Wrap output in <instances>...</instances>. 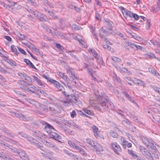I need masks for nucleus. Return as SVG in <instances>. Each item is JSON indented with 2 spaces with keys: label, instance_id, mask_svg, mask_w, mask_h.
<instances>
[{
  "label": "nucleus",
  "instance_id": "f257e3e1",
  "mask_svg": "<svg viewBox=\"0 0 160 160\" xmlns=\"http://www.w3.org/2000/svg\"><path fill=\"white\" fill-rule=\"evenodd\" d=\"M18 134L20 135L22 137L24 138L27 141H29L36 145L37 148H39L41 146L39 145V142L36 139L33 138L32 137L29 136L26 133L22 132H18Z\"/></svg>",
  "mask_w": 160,
  "mask_h": 160
},
{
  "label": "nucleus",
  "instance_id": "f03ea898",
  "mask_svg": "<svg viewBox=\"0 0 160 160\" xmlns=\"http://www.w3.org/2000/svg\"><path fill=\"white\" fill-rule=\"evenodd\" d=\"M27 101L29 103L32 104L34 106L37 108H40L41 110L46 112H47L49 111V109H48V108H49L48 107V105L44 107L43 105H42L39 102L30 98L27 99ZM47 105H48V104Z\"/></svg>",
  "mask_w": 160,
  "mask_h": 160
},
{
  "label": "nucleus",
  "instance_id": "7ed1b4c3",
  "mask_svg": "<svg viewBox=\"0 0 160 160\" xmlns=\"http://www.w3.org/2000/svg\"><path fill=\"white\" fill-rule=\"evenodd\" d=\"M141 153L148 159L149 160H153V158L151 153L148 151L147 149L143 146H139V148Z\"/></svg>",
  "mask_w": 160,
  "mask_h": 160
},
{
  "label": "nucleus",
  "instance_id": "20e7f679",
  "mask_svg": "<svg viewBox=\"0 0 160 160\" xmlns=\"http://www.w3.org/2000/svg\"><path fill=\"white\" fill-rule=\"evenodd\" d=\"M68 143L71 147L77 150L78 152L80 153L81 155L85 157H87V153L82 148L77 145L74 142L71 141H69Z\"/></svg>",
  "mask_w": 160,
  "mask_h": 160
},
{
  "label": "nucleus",
  "instance_id": "39448f33",
  "mask_svg": "<svg viewBox=\"0 0 160 160\" xmlns=\"http://www.w3.org/2000/svg\"><path fill=\"white\" fill-rule=\"evenodd\" d=\"M48 107L49 108V111L52 115L61 112L60 108L55 104L49 103L48 105Z\"/></svg>",
  "mask_w": 160,
  "mask_h": 160
},
{
  "label": "nucleus",
  "instance_id": "423d86ee",
  "mask_svg": "<svg viewBox=\"0 0 160 160\" xmlns=\"http://www.w3.org/2000/svg\"><path fill=\"white\" fill-rule=\"evenodd\" d=\"M139 137L143 144L146 145L147 148H149L150 146H151V145L152 142L151 140L141 134L139 135Z\"/></svg>",
  "mask_w": 160,
  "mask_h": 160
},
{
  "label": "nucleus",
  "instance_id": "0eeeda50",
  "mask_svg": "<svg viewBox=\"0 0 160 160\" xmlns=\"http://www.w3.org/2000/svg\"><path fill=\"white\" fill-rule=\"evenodd\" d=\"M92 130L94 133L95 137L97 138H101L104 139V136L100 134V132L98 131V128L95 126H93L92 127Z\"/></svg>",
  "mask_w": 160,
  "mask_h": 160
},
{
  "label": "nucleus",
  "instance_id": "6e6552de",
  "mask_svg": "<svg viewBox=\"0 0 160 160\" xmlns=\"http://www.w3.org/2000/svg\"><path fill=\"white\" fill-rule=\"evenodd\" d=\"M112 148L115 153L119 155V152L121 151V148L119 145L116 142H113L111 144Z\"/></svg>",
  "mask_w": 160,
  "mask_h": 160
},
{
  "label": "nucleus",
  "instance_id": "1a4fd4ad",
  "mask_svg": "<svg viewBox=\"0 0 160 160\" xmlns=\"http://www.w3.org/2000/svg\"><path fill=\"white\" fill-rule=\"evenodd\" d=\"M67 72L71 78L73 79H77V78L76 76L75 72L73 68L69 67L68 68H67Z\"/></svg>",
  "mask_w": 160,
  "mask_h": 160
},
{
  "label": "nucleus",
  "instance_id": "9d476101",
  "mask_svg": "<svg viewBox=\"0 0 160 160\" xmlns=\"http://www.w3.org/2000/svg\"><path fill=\"white\" fill-rule=\"evenodd\" d=\"M97 99L99 102L98 103H100L104 109L107 110L108 108V106L107 105L105 101L103 100L102 97L100 96H98Z\"/></svg>",
  "mask_w": 160,
  "mask_h": 160
},
{
  "label": "nucleus",
  "instance_id": "9b49d317",
  "mask_svg": "<svg viewBox=\"0 0 160 160\" xmlns=\"http://www.w3.org/2000/svg\"><path fill=\"white\" fill-rule=\"evenodd\" d=\"M32 136L35 137L40 138V139L39 140L41 141L42 140V138H41V137H42L44 138H46V136L45 134L42 133L40 131L38 130L33 132Z\"/></svg>",
  "mask_w": 160,
  "mask_h": 160
},
{
  "label": "nucleus",
  "instance_id": "f8f14e48",
  "mask_svg": "<svg viewBox=\"0 0 160 160\" xmlns=\"http://www.w3.org/2000/svg\"><path fill=\"white\" fill-rule=\"evenodd\" d=\"M123 8V9L122 13H125L127 16H128L130 18V19H128V20L131 21L130 23H132V16L133 13L131 12V11L127 10L125 8Z\"/></svg>",
  "mask_w": 160,
  "mask_h": 160
},
{
  "label": "nucleus",
  "instance_id": "ddd939ff",
  "mask_svg": "<svg viewBox=\"0 0 160 160\" xmlns=\"http://www.w3.org/2000/svg\"><path fill=\"white\" fill-rule=\"evenodd\" d=\"M49 134L51 138L56 140L59 141L58 139H61V137L56 132H54L52 131L49 133Z\"/></svg>",
  "mask_w": 160,
  "mask_h": 160
},
{
  "label": "nucleus",
  "instance_id": "4468645a",
  "mask_svg": "<svg viewBox=\"0 0 160 160\" xmlns=\"http://www.w3.org/2000/svg\"><path fill=\"white\" fill-rule=\"evenodd\" d=\"M20 157L22 160H30L29 157L25 152L23 150L21 151Z\"/></svg>",
  "mask_w": 160,
  "mask_h": 160
},
{
  "label": "nucleus",
  "instance_id": "2eb2a0df",
  "mask_svg": "<svg viewBox=\"0 0 160 160\" xmlns=\"http://www.w3.org/2000/svg\"><path fill=\"white\" fill-rule=\"evenodd\" d=\"M44 129L48 133H49L52 131H55V128L53 126L51 125L48 123L47 124L46 126L44 127Z\"/></svg>",
  "mask_w": 160,
  "mask_h": 160
},
{
  "label": "nucleus",
  "instance_id": "dca6fc26",
  "mask_svg": "<svg viewBox=\"0 0 160 160\" xmlns=\"http://www.w3.org/2000/svg\"><path fill=\"white\" fill-rule=\"evenodd\" d=\"M41 141L43 142L44 144L47 146L51 148L53 147L56 149L57 148V147L56 146L53 145L52 142H48L44 139L42 140Z\"/></svg>",
  "mask_w": 160,
  "mask_h": 160
},
{
  "label": "nucleus",
  "instance_id": "f3484780",
  "mask_svg": "<svg viewBox=\"0 0 160 160\" xmlns=\"http://www.w3.org/2000/svg\"><path fill=\"white\" fill-rule=\"evenodd\" d=\"M97 142L94 141L91 139H88L87 140L86 145L88 147L92 146L94 148Z\"/></svg>",
  "mask_w": 160,
  "mask_h": 160
},
{
  "label": "nucleus",
  "instance_id": "a211bd4d",
  "mask_svg": "<svg viewBox=\"0 0 160 160\" xmlns=\"http://www.w3.org/2000/svg\"><path fill=\"white\" fill-rule=\"evenodd\" d=\"M0 160H12L9 157L3 152H0Z\"/></svg>",
  "mask_w": 160,
  "mask_h": 160
},
{
  "label": "nucleus",
  "instance_id": "6ab92c4d",
  "mask_svg": "<svg viewBox=\"0 0 160 160\" xmlns=\"http://www.w3.org/2000/svg\"><path fill=\"white\" fill-rule=\"evenodd\" d=\"M71 101L73 103L79 106L81 105V102L77 97L75 96L72 98V99H71Z\"/></svg>",
  "mask_w": 160,
  "mask_h": 160
},
{
  "label": "nucleus",
  "instance_id": "aec40b11",
  "mask_svg": "<svg viewBox=\"0 0 160 160\" xmlns=\"http://www.w3.org/2000/svg\"><path fill=\"white\" fill-rule=\"evenodd\" d=\"M151 145V146H150L149 148L155 150L156 149L157 150V149H160V147L159 146L153 141H152Z\"/></svg>",
  "mask_w": 160,
  "mask_h": 160
},
{
  "label": "nucleus",
  "instance_id": "412c9836",
  "mask_svg": "<svg viewBox=\"0 0 160 160\" xmlns=\"http://www.w3.org/2000/svg\"><path fill=\"white\" fill-rule=\"evenodd\" d=\"M24 61L30 67L35 69H37L35 67L29 60L27 59H24Z\"/></svg>",
  "mask_w": 160,
  "mask_h": 160
},
{
  "label": "nucleus",
  "instance_id": "4be33fe9",
  "mask_svg": "<svg viewBox=\"0 0 160 160\" xmlns=\"http://www.w3.org/2000/svg\"><path fill=\"white\" fill-rule=\"evenodd\" d=\"M4 57L5 58L4 60L7 62L8 63H9L10 65H11L12 66H16V62L12 60L9 59L7 57H6L5 56H4Z\"/></svg>",
  "mask_w": 160,
  "mask_h": 160
},
{
  "label": "nucleus",
  "instance_id": "5701e85b",
  "mask_svg": "<svg viewBox=\"0 0 160 160\" xmlns=\"http://www.w3.org/2000/svg\"><path fill=\"white\" fill-rule=\"evenodd\" d=\"M14 113V115L15 117L20 119H21L24 121L26 120L27 119L25 118L24 115L18 112H15Z\"/></svg>",
  "mask_w": 160,
  "mask_h": 160
},
{
  "label": "nucleus",
  "instance_id": "b1692460",
  "mask_svg": "<svg viewBox=\"0 0 160 160\" xmlns=\"http://www.w3.org/2000/svg\"><path fill=\"white\" fill-rule=\"evenodd\" d=\"M94 148L97 151L101 152L103 151V148L102 147L97 143Z\"/></svg>",
  "mask_w": 160,
  "mask_h": 160
},
{
  "label": "nucleus",
  "instance_id": "393cba45",
  "mask_svg": "<svg viewBox=\"0 0 160 160\" xmlns=\"http://www.w3.org/2000/svg\"><path fill=\"white\" fill-rule=\"evenodd\" d=\"M82 110L84 112L89 115L93 116L94 115L93 112L92 111L89 110L87 108H83L82 109Z\"/></svg>",
  "mask_w": 160,
  "mask_h": 160
},
{
  "label": "nucleus",
  "instance_id": "a878e982",
  "mask_svg": "<svg viewBox=\"0 0 160 160\" xmlns=\"http://www.w3.org/2000/svg\"><path fill=\"white\" fill-rule=\"evenodd\" d=\"M2 130L3 132L6 133L8 136H9L11 137H14V135L12 133L10 132L8 130L3 128L2 129Z\"/></svg>",
  "mask_w": 160,
  "mask_h": 160
},
{
  "label": "nucleus",
  "instance_id": "bb28decb",
  "mask_svg": "<svg viewBox=\"0 0 160 160\" xmlns=\"http://www.w3.org/2000/svg\"><path fill=\"white\" fill-rule=\"evenodd\" d=\"M105 82L106 85L108 86L110 90L112 92L114 90V87L113 86L111 83L108 82V81L105 80Z\"/></svg>",
  "mask_w": 160,
  "mask_h": 160
},
{
  "label": "nucleus",
  "instance_id": "cd10ccee",
  "mask_svg": "<svg viewBox=\"0 0 160 160\" xmlns=\"http://www.w3.org/2000/svg\"><path fill=\"white\" fill-rule=\"evenodd\" d=\"M32 77L34 78V79L35 80L37 83L40 86H44V85L42 84V82H41V80L37 77L36 76L34 75L32 76Z\"/></svg>",
  "mask_w": 160,
  "mask_h": 160
},
{
  "label": "nucleus",
  "instance_id": "c85d7f7f",
  "mask_svg": "<svg viewBox=\"0 0 160 160\" xmlns=\"http://www.w3.org/2000/svg\"><path fill=\"white\" fill-rule=\"evenodd\" d=\"M48 13L49 15V18L51 19H55L57 18V17L55 15L54 13L50 11H48Z\"/></svg>",
  "mask_w": 160,
  "mask_h": 160
},
{
  "label": "nucleus",
  "instance_id": "c756f323",
  "mask_svg": "<svg viewBox=\"0 0 160 160\" xmlns=\"http://www.w3.org/2000/svg\"><path fill=\"white\" fill-rule=\"evenodd\" d=\"M131 122L127 119H125L122 121V124L126 127H128V125Z\"/></svg>",
  "mask_w": 160,
  "mask_h": 160
},
{
  "label": "nucleus",
  "instance_id": "7c9ffc66",
  "mask_svg": "<svg viewBox=\"0 0 160 160\" xmlns=\"http://www.w3.org/2000/svg\"><path fill=\"white\" fill-rule=\"evenodd\" d=\"M22 150L21 149L17 150L16 149L14 148L13 149H11V151L15 155L17 156L19 155L21 153V151Z\"/></svg>",
  "mask_w": 160,
  "mask_h": 160
},
{
  "label": "nucleus",
  "instance_id": "2f4dec72",
  "mask_svg": "<svg viewBox=\"0 0 160 160\" xmlns=\"http://www.w3.org/2000/svg\"><path fill=\"white\" fill-rule=\"evenodd\" d=\"M90 50L91 52L92 53L93 56L95 57V58L97 59V62H98V60H99L98 58L97 57L98 56V53L96 52L95 50L92 48L90 49Z\"/></svg>",
  "mask_w": 160,
  "mask_h": 160
},
{
  "label": "nucleus",
  "instance_id": "473e14b6",
  "mask_svg": "<svg viewBox=\"0 0 160 160\" xmlns=\"http://www.w3.org/2000/svg\"><path fill=\"white\" fill-rule=\"evenodd\" d=\"M150 42L153 45L156 46L158 48H160V42H157L154 40H152L150 41Z\"/></svg>",
  "mask_w": 160,
  "mask_h": 160
},
{
  "label": "nucleus",
  "instance_id": "72a5a7b5",
  "mask_svg": "<svg viewBox=\"0 0 160 160\" xmlns=\"http://www.w3.org/2000/svg\"><path fill=\"white\" fill-rule=\"evenodd\" d=\"M136 83L139 85L143 86V87H145L146 84L142 81L141 80L138 79H137L136 80Z\"/></svg>",
  "mask_w": 160,
  "mask_h": 160
},
{
  "label": "nucleus",
  "instance_id": "f704fd0d",
  "mask_svg": "<svg viewBox=\"0 0 160 160\" xmlns=\"http://www.w3.org/2000/svg\"><path fill=\"white\" fill-rule=\"evenodd\" d=\"M124 80L127 81L128 84L131 85H133L134 83L132 81L130 78L129 77H125L124 78Z\"/></svg>",
  "mask_w": 160,
  "mask_h": 160
},
{
  "label": "nucleus",
  "instance_id": "c9c22d12",
  "mask_svg": "<svg viewBox=\"0 0 160 160\" xmlns=\"http://www.w3.org/2000/svg\"><path fill=\"white\" fill-rule=\"evenodd\" d=\"M55 87L57 88L59 91H62L64 89V87L59 82H58Z\"/></svg>",
  "mask_w": 160,
  "mask_h": 160
},
{
  "label": "nucleus",
  "instance_id": "e433bc0d",
  "mask_svg": "<svg viewBox=\"0 0 160 160\" xmlns=\"http://www.w3.org/2000/svg\"><path fill=\"white\" fill-rule=\"evenodd\" d=\"M11 50L13 52H14L15 54L17 55H18V54H19V53L18 51L15 46L14 45H12L11 46Z\"/></svg>",
  "mask_w": 160,
  "mask_h": 160
},
{
  "label": "nucleus",
  "instance_id": "4c0bfd02",
  "mask_svg": "<svg viewBox=\"0 0 160 160\" xmlns=\"http://www.w3.org/2000/svg\"><path fill=\"white\" fill-rule=\"evenodd\" d=\"M38 18L40 21L42 22L43 21H46V19H47L45 16L42 14V15L41 13H40V14L39 15V16Z\"/></svg>",
  "mask_w": 160,
  "mask_h": 160
},
{
  "label": "nucleus",
  "instance_id": "58836bf2",
  "mask_svg": "<svg viewBox=\"0 0 160 160\" xmlns=\"http://www.w3.org/2000/svg\"><path fill=\"white\" fill-rule=\"evenodd\" d=\"M128 152L129 155L133 157V158L135 159V158L138 155L135 154L133 153V151L132 150H128Z\"/></svg>",
  "mask_w": 160,
  "mask_h": 160
},
{
  "label": "nucleus",
  "instance_id": "ea45409f",
  "mask_svg": "<svg viewBox=\"0 0 160 160\" xmlns=\"http://www.w3.org/2000/svg\"><path fill=\"white\" fill-rule=\"evenodd\" d=\"M54 32L56 34L60 36L61 38L63 39H64V38H65V37L63 33H62L61 32L58 31L57 30H55Z\"/></svg>",
  "mask_w": 160,
  "mask_h": 160
},
{
  "label": "nucleus",
  "instance_id": "a19ab883",
  "mask_svg": "<svg viewBox=\"0 0 160 160\" xmlns=\"http://www.w3.org/2000/svg\"><path fill=\"white\" fill-rule=\"evenodd\" d=\"M147 55L149 56L150 57H151L152 58H154L157 59L158 61H160V59L158 57H156L155 56V55L153 53H148L147 54Z\"/></svg>",
  "mask_w": 160,
  "mask_h": 160
},
{
  "label": "nucleus",
  "instance_id": "79ce46f5",
  "mask_svg": "<svg viewBox=\"0 0 160 160\" xmlns=\"http://www.w3.org/2000/svg\"><path fill=\"white\" fill-rule=\"evenodd\" d=\"M68 154L73 159H76L77 160H78V156L76 155H74L73 153L68 152Z\"/></svg>",
  "mask_w": 160,
  "mask_h": 160
},
{
  "label": "nucleus",
  "instance_id": "37998d69",
  "mask_svg": "<svg viewBox=\"0 0 160 160\" xmlns=\"http://www.w3.org/2000/svg\"><path fill=\"white\" fill-rule=\"evenodd\" d=\"M127 128H128L131 131L133 132L135 130V128L133 127L131 123L129 124L128 127H127Z\"/></svg>",
  "mask_w": 160,
  "mask_h": 160
},
{
  "label": "nucleus",
  "instance_id": "c03bdc74",
  "mask_svg": "<svg viewBox=\"0 0 160 160\" xmlns=\"http://www.w3.org/2000/svg\"><path fill=\"white\" fill-rule=\"evenodd\" d=\"M135 159H136V160H146V158L141 155H140L139 156L137 155V157L135 158Z\"/></svg>",
  "mask_w": 160,
  "mask_h": 160
},
{
  "label": "nucleus",
  "instance_id": "a18cd8bd",
  "mask_svg": "<svg viewBox=\"0 0 160 160\" xmlns=\"http://www.w3.org/2000/svg\"><path fill=\"white\" fill-rule=\"evenodd\" d=\"M73 105L74 104H73V103L72 102V101H71V99H69V101L67 102L64 104L63 105L67 107V106H69L70 105Z\"/></svg>",
  "mask_w": 160,
  "mask_h": 160
},
{
  "label": "nucleus",
  "instance_id": "49530a36",
  "mask_svg": "<svg viewBox=\"0 0 160 160\" xmlns=\"http://www.w3.org/2000/svg\"><path fill=\"white\" fill-rule=\"evenodd\" d=\"M71 27L72 29L75 30H79L80 28L75 24H73L72 25Z\"/></svg>",
  "mask_w": 160,
  "mask_h": 160
},
{
  "label": "nucleus",
  "instance_id": "de8ad7c7",
  "mask_svg": "<svg viewBox=\"0 0 160 160\" xmlns=\"http://www.w3.org/2000/svg\"><path fill=\"white\" fill-rule=\"evenodd\" d=\"M112 59L114 62H119L121 61V60L119 58L117 57H114L112 58Z\"/></svg>",
  "mask_w": 160,
  "mask_h": 160
},
{
  "label": "nucleus",
  "instance_id": "09e8293b",
  "mask_svg": "<svg viewBox=\"0 0 160 160\" xmlns=\"http://www.w3.org/2000/svg\"><path fill=\"white\" fill-rule=\"evenodd\" d=\"M106 31L107 32H106V34L107 35H110V34H112L113 32V30L112 29V28H107Z\"/></svg>",
  "mask_w": 160,
  "mask_h": 160
},
{
  "label": "nucleus",
  "instance_id": "8fccbe9b",
  "mask_svg": "<svg viewBox=\"0 0 160 160\" xmlns=\"http://www.w3.org/2000/svg\"><path fill=\"white\" fill-rule=\"evenodd\" d=\"M73 122H74L72 121H68V122H66L67 124L66 123V124L69 127H72Z\"/></svg>",
  "mask_w": 160,
  "mask_h": 160
},
{
  "label": "nucleus",
  "instance_id": "3c124183",
  "mask_svg": "<svg viewBox=\"0 0 160 160\" xmlns=\"http://www.w3.org/2000/svg\"><path fill=\"white\" fill-rule=\"evenodd\" d=\"M128 143V142L126 140H123V142L122 143V145L124 148H126L127 146V144Z\"/></svg>",
  "mask_w": 160,
  "mask_h": 160
},
{
  "label": "nucleus",
  "instance_id": "603ef678",
  "mask_svg": "<svg viewBox=\"0 0 160 160\" xmlns=\"http://www.w3.org/2000/svg\"><path fill=\"white\" fill-rule=\"evenodd\" d=\"M49 82L53 84L55 86L58 82L51 78V79L49 80Z\"/></svg>",
  "mask_w": 160,
  "mask_h": 160
},
{
  "label": "nucleus",
  "instance_id": "864d4df0",
  "mask_svg": "<svg viewBox=\"0 0 160 160\" xmlns=\"http://www.w3.org/2000/svg\"><path fill=\"white\" fill-rule=\"evenodd\" d=\"M25 79L26 80L28 81V82H32V78L28 76L27 74L25 78Z\"/></svg>",
  "mask_w": 160,
  "mask_h": 160
},
{
  "label": "nucleus",
  "instance_id": "5fc2aeb1",
  "mask_svg": "<svg viewBox=\"0 0 160 160\" xmlns=\"http://www.w3.org/2000/svg\"><path fill=\"white\" fill-rule=\"evenodd\" d=\"M78 112L79 114L81 116H86V117H87L88 118H90V117L86 115L85 113H84L81 111H78Z\"/></svg>",
  "mask_w": 160,
  "mask_h": 160
},
{
  "label": "nucleus",
  "instance_id": "6e6d98bb",
  "mask_svg": "<svg viewBox=\"0 0 160 160\" xmlns=\"http://www.w3.org/2000/svg\"><path fill=\"white\" fill-rule=\"evenodd\" d=\"M17 48L19 51L20 52H21L23 54L25 55H27V53L25 52V51L24 50L22 49L21 48H20L19 47H17Z\"/></svg>",
  "mask_w": 160,
  "mask_h": 160
},
{
  "label": "nucleus",
  "instance_id": "4d7b16f0",
  "mask_svg": "<svg viewBox=\"0 0 160 160\" xmlns=\"http://www.w3.org/2000/svg\"><path fill=\"white\" fill-rule=\"evenodd\" d=\"M105 99L107 102L109 104L110 107H111L112 108L114 107L113 103L110 101V100H109V99H107L106 98Z\"/></svg>",
  "mask_w": 160,
  "mask_h": 160
},
{
  "label": "nucleus",
  "instance_id": "13d9d810",
  "mask_svg": "<svg viewBox=\"0 0 160 160\" xmlns=\"http://www.w3.org/2000/svg\"><path fill=\"white\" fill-rule=\"evenodd\" d=\"M18 75L19 77H21V78L23 79V78H25L26 74L24 73L19 72L18 73Z\"/></svg>",
  "mask_w": 160,
  "mask_h": 160
},
{
  "label": "nucleus",
  "instance_id": "bf43d9fd",
  "mask_svg": "<svg viewBox=\"0 0 160 160\" xmlns=\"http://www.w3.org/2000/svg\"><path fill=\"white\" fill-rule=\"evenodd\" d=\"M132 37L135 39L138 40V41H140L142 40V38H141L139 36H136V35H132Z\"/></svg>",
  "mask_w": 160,
  "mask_h": 160
},
{
  "label": "nucleus",
  "instance_id": "052dcab7",
  "mask_svg": "<svg viewBox=\"0 0 160 160\" xmlns=\"http://www.w3.org/2000/svg\"><path fill=\"white\" fill-rule=\"evenodd\" d=\"M135 47H136V48H137L136 50H138V49H140V50H142L143 49H144V48H143L142 47L138 45H135Z\"/></svg>",
  "mask_w": 160,
  "mask_h": 160
},
{
  "label": "nucleus",
  "instance_id": "680f3d73",
  "mask_svg": "<svg viewBox=\"0 0 160 160\" xmlns=\"http://www.w3.org/2000/svg\"><path fill=\"white\" fill-rule=\"evenodd\" d=\"M120 70L121 71L125 72H128L129 71L126 68L122 67H119Z\"/></svg>",
  "mask_w": 160,
  "mask_h": 160
},
{
  "label": "nucleus",
  "instance_id": "e2e57ef3",
  "mask_svg": "<svg viewBox=\"0 0 160 160\" xmlns=\"http://www.w3.org/2000/svg\"><path fill=\"white\" fill-rule=\"evenodd\" d=\"M62 78L66 82L70 81L69 78L66 75H65Z\"/></svg>",
  "mask_w": 160,
  "mask_h": 160
},
{
  "label": "nucleus",
  "instance_id": "0e129e2a",
  "mask_svg": "<svg viewBox=\"0 0 160 160\" xmlns=\"http://www.w3.org/2000/svg\"><path fill=\"white\" fill-rule=\"evenodd\" d=\"M106 27L107 28H112V24L109 22H107V26H106Z\"/></svg>",
  "mask_w": 160,
  "mask_h": 160
},
{
  "label": "nucleus",
  "instance_id": "69168bd1",
  "mask_svg": "<svg viewBox=\"0 0 160 160\" xmlns=\"http://www.w3.org/2000/svg\"><path fill=\"white\" fill-rule=\"evenodd\" d=\"M95 27H92V36L94 37H96V34L95 32Z\"/></svg>",
  "mask_w": 160,
  "mask_h": 160
},
{
  "label": "nucleus",
  "instance_id": "338daca9",
  "mask_svg": "<svg viewBox=\"0 0 160 160\" xmlns=\"http://www.w3.org/2000/svg\"><path fill=\"white\" fill-rule=\"evenodd\" d=\"M127 44L128 46L132 48H134V47H135V45L133 44L131 42H127Z\"/></svg>",
  "mask_w": 160,
  "mask_h": 160
},
{
  "label": "nucleus",
  "instance_id": "774afa93",
  "mask_svg": "<svg viewBox=\"0 0 160 160\" xmlns=\"http://www.w3.org/2000/svg\"><path fill=\"white\" fill-rule=\"evenodd\" d=\"M132 18H133L135 20H138L139 19V17L135 13H133L132 16Z\"/></svg>",
  "mask_w": 160,
  "mask_h": 160
}]
</instances>
